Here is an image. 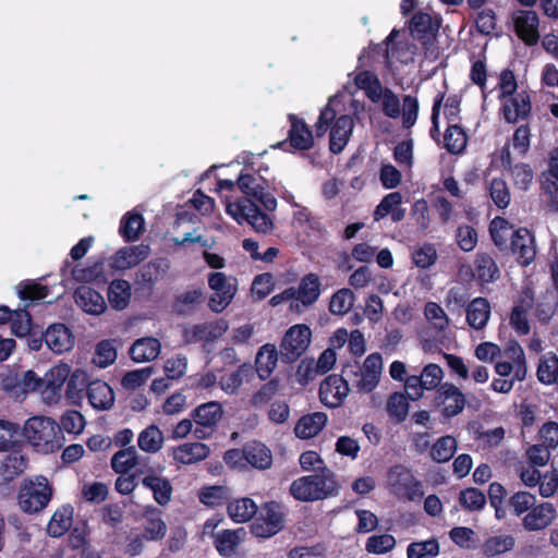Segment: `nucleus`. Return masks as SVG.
<instances>
[{
    "mask_svg": "<svg viewBox=\"0 0 558 558\" xmlns=\"http://www.w3.org/2000/svg\"><path fill=\"white\" fill-rule=\"evenodd\" d=\"M24 436L37 451L43 453L54 452L65 442L59 423L48 416L29 417L24 425Z\"/></svg>",
    "mask_w": 558,
    "mask_h": 558,
    "instance_id": "1",
    "label": "nucleus"
},
{
    "mask_svg": "<svg viewBox=\"0 0 558 558\" xmlns=\"http://www.w3.org/2000/svg\"><path fill=\"white\" fill-rule=\"evenodd\" d=\"M338 484L335 474L328 468L312 475L294 480L290 485L291 495L300 501H314L337 494Z\"/></svg>",
    "mask_w": 558,
    "mask_h": 558,
    "instance_id": "2",
    "label": "nucleus"
},
{
    "mask_svg": "<svg viewBox=\"0 0 558 558\" xmlns=\"http://www.w3.org/2000/svg\"><path fill=\"white\" fill-rule=\"evenodd\" d=\"M383 373V359L379 353L366 356L363 364H348L342 371L349 385L360 393H369L376 389Z\"/></svg>",
    "mask_w": 558,
    "mask_h": 558,
    "instance_id": "3",
    "label": "nucleus"
},
{
    "mask_svg": "<svg viewBox=\"0 0 558 558\" xmlns=\"http://www.w3.org/2000/svg\"><path fill=\"white\" fill-rule=\"evenodd\" d=\"M373 102L380 105L381 111L387 118H401L402 128L405 130L411 129L417 121L420 104L415 96L404 95L401 101L392 89L384 87L378 94V99Z\"/></svg>",
    "mask_w": 558,
    "mask_h": 558,
    "instance_id": "4",
    "label": "nucleus"
},
{
    "mask_svg": "<svg viewBox=\"0 0 558 558\" xmlns=\"http://www.w3.org/2000/svg\"><path fill=\"white\" fill-rule=\"evenodd\" d=\"M52 490L44 476L25 482L19 492V506L23 512L36 513L44 510L51 499Z\"/></svg>",
    "mask_w": 558,
    "mask_h": 558,
    "instance_id": "5",
    "label": "nucleus"
},
{
    "mask_svg": "<svg viewBox=\"0 0 558 558\" xmlns=\"http://www.w3.org/2000/svg\"><path fill=\"white\" fill-rule=\"evenodd\" d=\"M226 210L239 223L246 221L258 233H268L274 228L271 218L250 201L229 202Z\"/></svg>",
    "mask_w": 558,
    "mask_h": 558,
    "instance_id": "6",
    "label": "nucleus"
},
{
    "mask_svg": "<svg viewBox=\"0 0 558 558\" xmlns=\"http://www.w3.org/2000/svg\"><path fill=\"white\" fill-rule=\"evenodd\" d=\"M387 483L398 498L414 501L423 496L421 483L414 477L411 470L403 465H395L389 470Z\"/></svg>",
    "mask_w": 558,
    "mask_h": 558,
    "instance_id": "7",
    "label": "nucleus"
},
{
    "mask_svg": "<svg viewBox=\"0 0 558 558\" xmlns=\"http://www.w3.org/2000/svg\"><path fill=\"white\" fill-rule=\"evenodd\" d=\"M238 189L246 196L243 201L262 204L267 210L277 208V199L267 191V182L259 174H241L236 181Z\"/></svg>",
    "mask_w": 558,
    "mask_h": 558,
    "instance_id": "8",
    "label": "nucleus"
},
{
    "mask_svg": "<svg viewBox=\"0 0 558 558\" xmlns=\"http://www.w3.org/2000/svg\"><path fill=\"white\" fill-rule=\"evenodd\" d=\"M312 332L306 325H294L284 333L280 344V355L283 362L293 363L308 348Z\"/></svg>",
    "mask_w": 558,
    "mask_h": 558,
    "instance_id": "9",
    "label": "nucleus"
},
{
    "mask_svg": "<svg viewBox=\"0 0 558 558\" xmlns=\"http://www.w3.org/2000/svg\"><path fill=\"white\" fill-rule=\"evenodd\" d=\"M284 515L278 502L269 501L260 508L259 517L252 524V533L257 537L267 538L282 530Z\"/></svg>",
    "mask_w": 558,
    "mask_h": 558,
    "instance_id": "10",
    "label": "nucleus"
},
{
    "mask_svg": "<svg viewBox=\"0 0 558 558\" xmlns=\"http://www.w3.org/2000/svg\"><path fill=\"white\" fill-rule=\"evenodd\" d=\"M349 391V383L345 376L332 374L320 384L319 398L326 407L333 409L343 403Z\"/></svg>",
    "mask_w": 558,
    "mask_h": 558,
    "instance_id": "11",
    "label": "nucleus"
},
{
    "mask_svg": "<svg viewBox=\"0 0 558 558\" xmlns=\"http://www.w3.org/2000/svg\"><path fill=\"white\" fill-rule=\"evenodd\" d=\"M209 288L214 291L209 307L216 313L222 312L232 301L235 288L223 272H213L208 277Z\"/></svg>",
    "mask_w": 558,
    "mask_h": 558,
    "instance_id": "12",
    "label": "nucleus"
},
{
    "mask_svg": "<svg viewBox=\"0 0 558 558\" xmlns=\"http://www.w3.org/2000/svg\"><path fill=\"white\" fill-rule=\"evenodd\" d=\"M512 22L518 37L527 46L537 44L539 39L538 33V15L532 10H518L512 14Z\"/></svg>",
    "mask_w": 558,
    "mask_h": 558,
    "instance_id": "13",
    "label": "nucleus"
},
{
    "mask_svg": "<svg viewBox=\"0 0 558 558\" xmlns=\"http://www.w3.org/2000/svg\"><path fill=\"white\" fill-rule=\"evenodd\" d=\"M149 253L150 248L145 244L124 246L109 258V266L114 270H126L145 260Z\"/></svg>",
    "mask_w": 558,
    "mask_h": 558,
    "instance_id": "14",
    "label": "nucleus"
},
{
    "mask_svg": "<svg viewBox=\"0 0 558 558\" xmlns=\"http://www.w3.org/2000/svg\"><path fill=\"white\" fill-rule=\"evenodd\" d=\"M438 402L442 405V415L447 418L457 416L465 407L463 392L453 384L445 383L437 390Z\"/></svg>",
    "mask_w": 558,
    "mask_h": 558,
    "instance_id": "15",
    "label": "nucleus"
},
{
    "mask_svg": "<svg viewBox=\"0 0 558 558\" xmlns=\"http://www.w3.org/2000/svg\"><path fill=\"white\" fill-rule=\"evenodd\" d=\"M557 517L551 502L535 505L522 519V526L529 532H537L548 527Z\"/></svg>",
    "mask_w": 558,
    "mask_h": 558,
    "instance_id": "16",
    "label": "nucleus"
},
{
    "mask_svg": "<svg viewBox=\"0 0 558 558\" xmlns=\"http://www.w3.org/2000/svg\"><path fill=\"white\" fill-rule=\"evenodd\" d=\"M531 98L527 92L521 90L514 95L504 98L502 113L504 118L509 123H517L524 120L531 112Z\"/></svg>",
    "mask_w": 558,
    "mask_h": 558,
    "instance_id": "17",
    "label": "nucleus"
},
{
    "mask_svg": "<svg viewBox=\"0 0 558 558\" xmlns=\"http://www.w3.org/2000/svg\"><path fill=\"white\" fill-rule=\"evenodd\" d=\"M71 374L68 364H59L50 368L44 378L45 389L43 390L46 402L51 403L60 399V391Z\"/></svg>",
    "mask_w": 558,
    "mask_h": 558,
    "instance_id": "18",
    "label": "nucleus"
},
{
    "mask_svg": "<svg viewBox=\"0 0 558 558\" xmlns=\"http://www.w3.org/2000/svg\"><path fill=\"white\" fill-rule=\"evenodd\" d=\"M510 247L518 262L523 266L530 265L535 258L534 236L525 228L515 230L511 238Z\"/></svg>",
    "mask_w": 558,
    "mask_h": 558,
    "instance_id": "19",
    "label": "nucleus"
},
{
    "mask_svg": "<svg viewBox=\"0 0 558 558\" xmlns=\"http://www.w3.org/2000/svg\"><path fill=\"white\" fill-rule=\"evenodd\" d=\"M47 347L61 354L72 349L74 340L70 329L63 324L51 325L44 335Z\"/></svg>",
    "mask_w": 558,
    "mask_h": 558,
    "instance_id": "20",
    "label": "nucleus"
},
{
    "mask_svg": "<svg viewBox=\"0 0 558 558\" xmlns=\"http://www.w3.org/2000/svg\"><path fill=\"white\" fill-rule=\"evenodd\" d=\"M142 485L153 493L154 500L159 506H166L170 502L173 488L167 477L150 472L143 477Z\"/></svg>",
    "mask_w": 558,
    "mask_h": 558,
    "instance_id": "21",
    "label": "nucleus"
},
{
    "mask_svg": "<svg viewBox=\"0 0 558 558\" xmlns=\"http://www.w3.org/2000/svg\"><path fill=\"white\" fill-rule=\"evenodd\" d=\"M77 306L92 315H99L106 310V302L102 295L87 286L78 287L74 292Z\"/></svg>",
    "mask_w": 558,
    "mask_h": 558,
    "instance_id": "22",
    "label": "nucleus"
},
{
    "mask_svg": "<svg viewBox=\"0 0 558 558\" xmlns=\"http://www.w3.org/2000/svg\"><path fill=\"white\" fill-rule=\"evenodd\" d=\"M354 128L353 119L350 116H340L330 129L329 148L332 153L339 154L349 142Z\"/></svg>",
    "mask_w": 558,
    "mask_h": 558,
    "instance_id": "23",
    "label": "nucleus"
},
{
    "mask_svg": "<svg viewBox=\"0 0 558 558\" xmlns=\"http://www.w3.org/2000/svg\"><path fill=\"white\" fill-rule=\"evenodd\" d=\"M86 396L90 405L97 410H108L114 402L112 388L102 380H94L87 385Z\"/></svg>",
    "mask_w": 558,
    "mask_h": 558,
    "instance_id": "24",
    "label": "nucleus"
},
{
    "mask_svg": "<svg viewBox=\"0 0 558 558\" xmlns=\"http://www.w3.org/2000/svg\"><path fill=\"white\" fill-rule=\"evenodd\" d=\"M143 537L146 541H158L165 537L167 524L161 518V512L155 507H148L143 514Z\"/></svg>",
    "mask_w": 558,
    "mask_h": 558,
    "instance_id": "25",
    "label": "nucleus"
},
{
    "mask_svg": "<svg viewBox=\"0 0 558 558\" xmlns=\"http://www.w3.org/2000/svg\"><path fill=\"white\" fill-rule=\"evenodd\" d=\"M227 329L225 323H205L184 330V339L189 343L210 341L220 337Z\"/></svg>",
    "mask_w": 558,
    "mask_h": 558,
    "instance_id": "26",
    "label": "nucleus"
},
{
    "mask_svg": "<svg viewBox=\"0 0 558 558\" xmlns=\"http://www.w3.org/2000/svg\"><path fill=\"white\" fill-rule=\"evenodd\" d=\"M246 532L243 527L236 530H222L214 535L216 549L221 556L230 557L244 541Z\"/></svg>",
    "mask_w": 558,
    "mask_h": 558,
    "instance_id": "27",
    "label": "nucleus"
},
{
    "mask_svg": "<svg viewBox=\"0 0 558 558\" xmlns=\"http://www.w3.org/2000/svg\"><path fill=\"white\" fill-rule=\"evenodd\" d=\"M320 280L316 274L305 275L294 288L295 300L300 301L304 306L313 305L320 295Z\"/></svg>",
    "mask_w": 558,
    "mask_h": 558,
    "instance_id": "28",
    "label": "nucleus"
},
{
    "mask_svg": "<svg viewBox=\"0 0 558 558\" xmlns=\"http://www.w3.org/2000/svg\"><path fill=\"white\" fill-rule=\"evenodd\" d=\"M161 344L158 339L145 337L137 339L130 348L133 361L142 363L155 360L160 353Z\"/></svg>",
    "mask_w": 558,
    "mask_h": 558,
    "instance_id": "29",
    "label": "nucleus"
},
{
    "mask_svg": "<svg viewBox=\"0 0 558 558\" xmlns=\"http://www.w3.org/2000/svg\"><path fill=\"white\" fill-rule=\"evenodd\" d=\"M490 316V304L485 298H475L466 307V322L476 330L483 329Z\"/></svg>",
    "mask_w": 558,
    "mask_h": 558,
    "instance_id": "30",
    "label": "nucleus"
},
{
    "mask_svg": "<svg viewBox=\"0 0 558 558\" xmlns=\"http://www.w3.org/2000/svg\"><path fill=\"white\" fill-rule=\"evenodd\" d=\"M209 448L202 442H185L173 449V459L181 464H192L206 459Z\"/></svg>",
    "mask_w": 558,
    "mask_h": 558,
    "instance_id": "31",
    "label": "nucleus"
},
{
    "mask_svg": "<svg viewBox=\"0 0 558 558\" xmlns=\"http://www.w3.org/2000/svg\"><path fill=\"white\" fill-rule=\"evenodd\" d=\"M278 362V351L275 344L262 345L256 354V372L260 379H267L275 371Z\"/></svg>",
    "mask_w": 558,
    "mask_h": 558,
    "instance_id": "32",
    "label": "nucleus"
},
{
    "mask_svg": "<svg viewBox=\"0 0 558 558\" xmlns=\"http://www.w3.org/2000/svg\"><path fill=\"white\" fill-rule=\"evenodd\" d=\"M327 423V415L323 412H315L302 416L294 427L299 438L308 439L316 436Z\"/></svg>",
    "mask_w": 558,
    "mask_h": 558,
    "instance_id": "33",
    "label": "nucleus"
},
{
    "mask_svg": "<svg viewBox=\"0 0 558 558\" xmlns=\"http://www.w3.org/2000/svg\"><path fill=\"white\" fill-rule=\"evenodd\" d=\"M243 456L247 463L258 470L269 469L272 463L270 450L259 441L248 442L243 449Z\"/></svg>",
    "mask_w": 558,
    "mask_h": 558,
    "instance_id": "34",
    "label": "nucleus"
},
{
    "mask_svg": "<svg viewBox=\"0 0 558 558\" xmlns=\"http://www.w3.org/2000/svg\"><path fill=\"white\" fill-rule=\"evenodd\" d=\"M223 414L222 407L217 401H209L198 405L193 411V420L196 425L203 427H215Z\"/></svg>",
    "mask_w": 558,
    "mask_h": 558,
    "instance_id": "35",
    "label": "nucleus"
},
{
    "mask_svg": "<svg viewBox=\"0 0 558 558\" xmlns=\"http://www.w3.org/2000/svg\"><path fill=\"white\" fill-rule=\"evenodd\" d=\"M536 377L543 385H558V356L555 353L547 352L539 357Z\"/></svg>",
    "mask_w": 558,
    "mask_h": 558,
    "instance_id": "36",
    "label": "nucleus"
},
{
    "mask_svg": "<svg viewBox=\"0 0 558 558\" xmlns=\"http://www.w3.org/2000/svg\"><path fill=\"white\" fill-rule=\"evenodd\" d=\"M252 374L250 364H242L235 371L223 374L218 380V385L227 395H235L243 381Z\"/></svg>",
    "mask_w": 558,
    "mask_h": 558,
    "instance_id": "37",
    "label": "nucleus"
},
{
    "mask_svg": "<svg viewBox=\"0 0 558 558\" xmlns=\"http://www.w3.org/2000/svg\"><path fill=\"white\" fill-rule=\"evenodd\" d=\"M73 523V508L70 505L60 507L52 514L47 531L52 537L62 536Z\"/></svg>",
    "mask_w": 558,
    "mask_h": 558,
    "instance_id": "38",
    "label": "nucleus"
},
{
    "mask_svg": "<svg viewBox=\"0 0 558 558\" xmlns=\"http://www.w3.org/2000/svg\"><path fill=\"white\" fill-rule=\"evenodd\" d=\"M411 35L424 43L434 37L437 26L433 23L432 16L427 13H415L410 24Z\"/></svg>",
    "mask_w": 558,
    "mask_h": 558,
    "instance_id": "39",
    "label": "nucleus"
},
{
    "mask_svg": "<svg viewBox=\"0 0 558 558\" xmlns=\"http://www.w3.org/2000/svg\"><path fill=\"white\" fill-rule=\"evenodd\" d=\"M290 144L293 148L300 150H307L312 148L314 138L311 130L306 124L299 119H294L289 132Z\"/></svg>",
    "mask_w": 558,
    "mask_h": 558,
    "instance_id": "40",
    "label": "nucleus"
},
{
    "mask_svg": "<svg viewBox=\"0 0 558 558\" xmlns=\"http://www.w3.org/2000/svg\"><path fill=\"white\" fill-rule=\"evenodd\" d=\"M257 512V506L253 499L244 497L234 499L228 505L230 518L238 523L250 521Z\"/></svg>",
    "mask_w": 558,
    "mask_h": 558,
    "instance_id": "41",
    "label": "nucleus"
},
{
    "mask_svg": "<svg viewBox=\"0 0 558 558\" xmlns=\"http://www.w3.org/2000/svg\"><path fill=\"white\" fill-rule=\"evenodd\" d=\"M163 434L156 425H149L138 434L137 445L147 453H156L163 446Z\"/></svg>",
    "mask_w": 558,
    "mask_h": 558,
    "instance_id": "42",
    "label": "nucleus"
},
{
    "mask_svg": "<svg viewBox=\"0 0 558 558\" xmlns=\"http://www.w3.org/2000/svg\"><path fill=\"white\" fill-rule=\"evenodd\" d=\"M131 299V284L123 279L113 280L108 288V301L116 310H123Z\"/></svg>",
    "mask_w": 558,
    "mask_h": 558,
    "instance_id": "43",
    "label": "nucleus"
},
{
    "mask_svg": "<svg viewBox=\"0 0 558 558\" xmlns=\"http://www.w3.org/2000/svg\"><path fill=\"white\" fill-rule=\"evenodd\" d=\"M137 463L138 454L134 446L117 451L111 458V468L119 474H128Z\"/></svg>",
    "mask_w": 558,
    "mask_h": 558,
    "instance_id": "44",
    "label": "nucleus"
},
{
    "mask_svg": "<svg viewBox=\"0 0 558 558\" xmlns=\"http://www.w3.org/2000/svg\"><path fill=\"white\" fill-rule=\"evenodd\" d=\"M357 88L364 90L371 101L378 99V94L384 89L383 84L376 74L371 71H362L354 78Z\"/></svg>",
    "mask_w": 558,
    "mask_h": 558,
    "instance_id": "45",
    "label": "nucleus"
},
{
    "mask_svg": "<svg viewBox=\"0 0 558 558\" xmlns=\"http://www.w3.org/2000/svg\"><path fill=\"white\" fill-rule=\"evenodd\" d=\"M457 450V440L452 436L440 437L432 447L429 456L433 461L444 463L449 461Z\"/></svg>",
    "mask_w": 558,
    "mask_h": 558,
    "instance_id": "46",
    "label": "nucleus"
},
{
    "mask_svg": "<svg viewBox=\"0 0 558 558\" xmlns=\"http://www.w3.org/2000/svg\"><path fill=\"white\" fill-rule=\"evenodd\" d=\"M489 232L494 243L500 250H505L508 247V240L512 238L515 230H513L512 226L506 219L496 217L490 222Z\"/></svg>",
    "mask_w": 558,
    "mask_h": 558,
    "instance_id": "47",
    "label": "nucleus"
},
{
    "mask_svg": "<svg viewBox=\"0 0 558 558\" xmlns=\"http://www.w3.org/2000/svg\"><path fill=\"white\" fill-rule=\"evenodd\" d=\"M144 229V218L140 214L128 213L121 220L120 233L125 241H135Z\"/></svg>",
    "mask_w": 558,
    "mask_h": 558,
    "instance_id": "48",
    "label": "nucleus"
},
{
    "mask_svg": "<svg viewBox=\"0 0 558 558\" xmlns=\"http://www.w3.org/2000/svg\"><path fill=\"white\" fill-rule=\"evenodd\" d=\"M439 551L440 546L436 538L412 542L407 547V558H435Z\"/></svg>",
    "mask_w": 558,
    "mask_h": 558,
    "instance_id": "49",
    "label": "nucleus"
},
{
    "mask_svg": "<svg viewBox=\"0 0 558 558\" xmlns=\"http://www.w3.org/2000/svg\"><path fill=\"white\" fill-rule=\"evenodd\" d=\"M355 296L348 288H342L330 298L329 311L332 315L343 316L351 311Z\"/></svg>",
    "mask_w": 558,
    "mask_h": 558,
    "instance_id": "50",
    "label": "nucleus"
},
{
    "mask_svg": "<svg viewBox=\"0 0 558 558\" xmlns=\"http://www.w3.org/2000/svg\"><path fill=\"white\" fill-rule=\"evenodd\" d=\"M445 147L451 154L461 153L468 142V137L463 129L458 123L449 124L445 133Z\"/></svg>",
    "mask_w": 558,
    "mask_h": 558,
    "instance_id": "51",
    "label": "nucleus"
},
{
    "mask_svg": "<svg viewBox=\"0 0 558 558\" xmlns=\"http://www.w3.org/2000/svg\"><path fill=\"white\" fill-rule=\"evenodd\" d=\"M27 466L26 458L17 452H10L2 462L1 472L7 481H11L20 475Z\"/></svg>",
    "mask_w": 558,
    "mask_h": 558,
    "instance_id": "52",
    "label": "nucleus"
},
{
    "mask_svg": "<svg viewBox=\"0 0 558 558\" xmlns=\"http://www.w3.org/2000/svg\"><path fill=\"white\" fill-rule=\"evenodd\" d=\"M488 192L492 201L498 208H506L510 204L511 194L504 179H492L488 183Z\"/></svg>",
    "mask_w": 558,
    "mask_h": 558,
    "instance_id": "53",
    "label": "nucleus"
},
{
    "mask_svg": "<svg viewBox=\"0 0 558 558\" xmlns=\"http://www.w3.org/2000/svg\"><path fill=\"white\" fill-rule=\"evenodd\" d=\"M459 502L468 511H480L486 505V496L480 489L470 487L460 492Z\"/></svg>",
    "mask_w": 558,
    "mask_h": 558,
    "instance_id": "54",
    "label": "nucleus"
},
{
    "mask_svg": "<svg viewBox=\"0 0 558 558\" xmlns=\"http://www.w3.org/2000/svg\"><path fill=\"white\" fill-rule=\"evenodd\" d=\"M117 359V349L112 340L100 341L95 349L93 363L98 367L106 368Z\"/></svg>",
    "mask_w": 558,
    "mask_h": 558,
    "instance_id": "55",
    "label": "nucleus"
},
{
    "mask_svg": "<svg viewBox=\"0 0 558 558\" xmlns=\"http://www.w3.org/2000/svg\"><path fill=\"white\" fill-rule=\"evenodd\" d=\"M426 319L438 331H445L449 327V318L442 307L436 302H427L424 307Z\"/></svg>",
    "mask_w": 558,
    "mask_h": 558,
    "instance_id": "56",
    "label": "nucleus"
},
{
    "mask_svg": "<svg viewBox=\"0 0 558 558\" xmlns=\"http://www.w3.org/2000/svg\"><path fill=\"white\" fill-rule=\"evenodd\" d=\"M476 271L483 282H492L499 277V269L495 260L487 254H482L476 259Z\"/></svg>",
    "mask_w": 558,
    "mask_h": 558,
    "instance_id": "57",
    "label": "nucleus"
},
{
    "mask_svg": "<svg viewBox=\"0 0 558 558\" xmlns=\"http://www.w3.org/2000/svg\"><path fill=\"white\" fill-rule=\"evenodd\" d=\"M387 412L397 422H402L408 416L409 403L403 393L395 392L387 401Z\"/></svg>",
    "mask_w": 558,
    "mask_h": 558,
    "instance_id": "58",
    "label": "nucleus"
},
{
    "mask_svg": "<svg viewBox=\"0 0 558 558\" xmlns=\"http://www.w3.org/2000/svg\"><path fill=\"white\" fill-rule=\"evenodd\" d=\"M535 505L536 497L529 492H518L509 499V506L517 517L527 513Z\"/></svg>",
    "mask_w": 558,
    "mask_h": 558,
    "instance_id": "59",
    "label": "nucleus"
},
{
    "mask_svg": "<svg viewBox=\"0 0 558 558\" xmlns=\"http://www.w3.org/2000/svg\"><path fill=\"white\" fill-rule=\"evenodd\" d=\"M87 375L85 372L76 369L70 374L66 383V397L71 400L82 398L84 389H87Z\"/></svg>",
    "mask_w": 558,
    "mask_h": 558,
    "instance_id": "60",
    "label": "nucleus"
},
{
    "mask_svg": "<svg viewBox=\"0 0 558 558\" xmlns=\"http://www.w3.org/2000/svg\"><path fill=\"white\" fill-rule=\"evenodd\" d=\"M396 546V539L390 534L373 535L365 545V549L371 554L381 555L390 551Z\"/></svg>",
    "mask_w": 558,
    "mask_h": 558,
    "instance_id": "61",
    "label": "nucleus"
},
{
    "mask_svg": "<svg viewBox=\"0 0 558 558\" xmlns=\"http://www.w3.org/2000/svg\"><path fill=\"white\" fill-rule=\"evenodd\" d=\"M61 433L66 432L69 434L77 435L85 426L84 416L76 410H69L61 416Z\"/></svg>",
    "mask_w": 558,
    "mask_h": 558,
    "instance_id": "62",
    "label": "nucleus"
},
{
    "mask_svg": "<svg viewBox=\"0 0 558 558\" xmlns=\"http://www.w3.org/2000/svg\"><path fill=\"white\" fill-rule=\"evenodd\" d=\"M153 367L147 366L144 368L128 372L121 379V385L125 389L134 390L141 387L151 376Z\"/></svg>",
    "mask_w": 558,
    "mask_h": 558,
    "instance_id": "63",
    "label": "nucleus"
},
{
    "mask_svg": "<svg viewBox=\"0 0 558 558\" xmlns=\"http://www.w3.org/2000/svg\"><path fill=\"white\" fill-rule=\"evenodd\" d=\"M402 196L399 192H392L387 194L380 203L377 205L374 211V220L379 221L386 216L390 215L395 208L401 205Z\"/></svg>",
    "mask_w": 558,
    "mask_h": 558,
    "instance_id": "64",
    "label": "nucleus"
}]
</instances>
